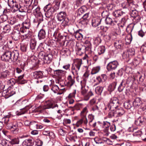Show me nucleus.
Wrapping results in <instances>:
<instances>
[{
  "instance_id": "nucleus-1",
  "label": "nucleus",
  "mask_w": 146,
  "mask_h": 146,
  "mask_svg": "<svg viewBox=\"0 0 146 146\" xmlns=\"http://www.w3.org/2000/svg\"><path fill=\"white\" fill-rule=\"evenodd\" d=\"M10 117V115H6L2 118V121L4 122L5 124L7 125V127H8V129L13 128L15 129H16L18 126L17 122L15 121L13 122L12 120Z\"/></svg>"
},
{
  "instance_id": "nucleus-2",
  "label": "nucleus",
  "mask_w": 146,
  "mask_h": 146,
  "mask_svg": "<svg viewBox=\"0 0 146 146\" xmlns=\"http://www.w3.org/2000/svg\"><path fill=\"white\" fill-rule=\"evenodd\" d=\"M87 112V107H85L83 108L81 112V118L77 121L76 123V125L77 127H79L82 123H83L84 125H87L88 121L86 117V115Z\"/></svg>"
},
{
  "instance_id": "nucleus-3",
  "label": "nucleus",
  "mask_w": 146,
  "mask_h": 146,
  "mask_svg": "<svg viewBox=\"0 0 146 146\" xmlns=\"http://www.w3.org/2000/svg\"><path fill=\"white\" fill-rule=\"evenodd\" d=\"M119 105V101L116 97L112 98L108 105V107L110 110H113L117 108Z\"/></svg>"
},
{
  "instance_id": "nucleus-4",
  "label": "nucleus",
  "mask_w": 146,
  "mask_h": 146,
  "mask_svg": "<svg viewBox=\"0 0 146 146\" xmlns=\"http://www.w3.org/2000/svg\"><path fill=\"white\" fill-rule=\"evenodd\" d=\"M8 4L10 7L13 8L14 10L23 12L21 10V6L17 2L16 0H8Z\"/></svg>"
},
{
  "instance_id": "nucleus-5",
  "label": "nucleus",
  "mask_w": 146,
  "mask_h": 146,
  "mask_svg": "<svg viewBox=\"0 0 146 146\" xmlns=\"http://www.w3.org/2000/svg\"><path fill=\"white\" fill-rule=\"evenodd\" d=\"M131 16L133 17V23L134 25L139 22L141 20V17L138 15V12L136 10L130 11Z\"/></svg>"
},
{
  "instance_id": "nucleus-6",
  "label": "nucleus",
  "mask_w": 146,
  "mask_h": 146,
  "mask_svg": "<svg viewBox=\"0 0 146 146\" xmlns=\"http://www.w3.org/2000/svg\"><path fill=\"white\" fill-rule=\"evenodd\" d=\"M44 10L45 12V15L46 18L51 19L52 15L54 12L52 9L50 8V5H46L44 8Z\"/></svg>"
},
{
  "instance_id": "nucleus-7",
  "label": "nucleus",
  "mask_w": 146,
  "mask_h": 146,
  "mask_svg": "<svg viewBox=\"0 0 146 146\" xmlns=\"http://www.w3.org/2000/svg\"><path fill=\"white\" fill-rule=\"evenodd\" d=\"M58 105L57 104L55 103L50 102L46 105L44 106H39L38 109V111L40 112H42V111L45 109H48L50 108H53L55 107H58Z\"/></svg>"
},
{
  "instance_id": "nucleus-8",
  "label": "nucleus",
  "mask_w": 146,
  "mask_h": 146,
  "mask_svg": "<svg viewBox=\"0 0 146 146\" xmlns=\"http://www.w3.org/2000/svg\"><path fill=\"white\" fill-rule=\"evenodd\" d=\"M66 16V13L64 11H61L58 13L56 16L58 20L60 22H62V24L64 26H66L67 25L66 22L64 21V19Z\"/></svg>"
},
{
  "instance_id": "nucleus-9",
  "label": "nucleus",
  "mask_w": 146,
  "mask_h": 146,
  "mask_svg": "<svg viewBox=\"0 0 146 146\" xmlns=\"http://www.w3.org/2000/svg\"><path fill=\"white\" fill-rule=\"evenodd\" d=\"M12 53L11 51L9 49L6 50L1 56V59L5 61H10Z\"/></svg>"
},
{
  "instance_id": "nucleus-10",
  "label": "nucleus",
  "mask_w": 146,
  "mask_h": 146,
  "mask_svg": "<svg viewBox=\"0 0 146 146\" xmlns=\"http://www.w3.org/2000/svg\"><path fill=\"white\" fill-rule=\"evenodd\" d=\"M119 65L118 62L114 60L110 62L107 65V69L109 71L115 70Z\"/></svg>"
},
{
  "instance_id": "nucleus-11",
  "label": "nucleus",
  "mask_w": 146,
  "mask_h": 146,
  "mask_svg": "<svg viewBox=\"0 0 146 146\" xmlns=\"http://www.w3.org/2000/svg\"><path fill=\"white\" fill-rule=\"evenodd\" d=\"M126 13L125 12L120 10H116L112 12V15L115 17V19L119 20L120 17L125 16Z\"/></svg>"
},
{
  "instance_id": "nucleus-12",
  "label": "nucleus",
  "mask_w": 146,
  "mask_h": 146,
  "mask_svg": "<svg viewBox=\"0 0 146 146\" xmlns=\"http://www.w3.org/2000/svg\"><path fill=\"white\" fill-rule=\"evenodd\" d=\"M86 80L85 79H84L81 82V93L82 95H84L85 94L87 93L88 88L87 86H86Z\"/></svg>"
},
{
  "instance_id": "nucleus-13",
  "label": "nucleus",
  "mask_w": 146,
  "mask_h": 146,
  "mask_svg": "<svg viewBox=\"0 0 146 146\" xmlns=\"http://www.w3.org/2000/svg\"><path fill=\"white\" fill-rule=\"evenodd\" d=\"M114 44V46L117 49L123 50L125 47L123 42L121 40H119L115 41Z\"/></svg>"
},
{
  "instance_id": "nucleus-14",
  "label": "nucleus",
  "mask_w": 146,
  "mask_h": 146,
  "mask_svg": "<svg viewBox=\"0 0 146 146\" xmlns=\"http://www.w3.org/2000/svg\"><path fill=\"white\" fill-rule=\"evenodd\" d=\"M11 56L10 61H11L13 62H16L19 57V52L17 50H14L11 51Z\"/></svg>"
},
{
  "instance_id": "nucleus-15",
  "label": "nucleus",
  "mask_w": 146,
  "mask_h": 146,
  "mask_svg": "<svg viewBox=\"0 0 146 146\" xmlns=\"http://www.w3.org/2000/svg\"><path fill=\"white\" fill-rule=\"evenodd\" d=\"M77 139V137L74 134H70L69 133L67 135L66 140L68 142L74 143H75L76 139Z\"/></svg>"
},
{
  "instance_id": "nucleus-16",
  "label": "nucleus",
  "mask_w": 146,
  "mask_h": 146,
  "mask_svg": "<svg viewBox=\"0 0 146 146\" xmlns=\"http://www.w3.org/2000/svg\"><path fill=\"white\" fill-rule=\"evenodd\" d=\"M146 119L143 117H139L136 119L135 121V124L137 126H141L145 124Z\"/></svg>"
},
{
  "instance_id": "nucleus-17",
  "label": "nucleus",
  "mask_w": 146,
  "mask_h": 146,
  "mask_svg": "<svg viewBox=\"0 0 146 146\" xmlns=\"http://www.w3.org/2000/svg\"><path fill=\"white\" fill-rule=\"evenodd\" d=\"M11 37L13 40L15 41L19 40L21 38V34L20 31L17 30L14 31L12 33Z\"/></svg>"
},
{
  "instance_id": "nucleus-18",
  "label": "nucleus",
  "mask_w": 146,
  "mask_h": 146,
  "mask_svg": "<svg viewBox=\"0 0 146 146\" xmlns=\"http://www.w3.org/2000/svg\"><path fill=\"white\" fill-rule=\"evenodd\" d=\"M60 3V0H55L52 6L50 5V8L52 9L54 12L56 11L59 9Z\"/></svg>"
},
{
  "instance_id": "nucleus-19",
  "label": "nucleus",
  "mask_w": 146,
  "mask_h": 146,
  "mask_svg": "<svg viewBox=\"0 0 146 146\" xmlns=\"http://www.w3.org/2000/svg\"><path fill=\"white\" fill-rule=\"evenodd\" d=\"M53 55L52 54H46L43 59L44 62L46 64H50L52 61Z\"/></svg>"
},
{
  "instance_id": "nucleus-20",
  "label": "nucleus",
  "mask_w": 146,
  "mask_h": 146,
  "mask_svg": "<svg viewBox=\"0 0 146 146\" xmlns=\"http://www.w3.org/2000/svg\"><path fill=\"white\" fill-rule=\"evenodd\" d=\"M117 117H121L125 113V111L121 107H118L115 109Z\"/></svg>"
},
{
  "instance_id": "nucleus-21",
  "label": "nucleus",
  "mask_w": 146,
  "mask_h": 146,
  "mask_svg": "<svg viewBox=\"0 0 146 146\" xmlns=\"http://www.w3.org/2000/svg\"><path fill=\"white\" fill-rule=\"evenodd\" d=\"M102 19L99 17L93 19L92 20V25L95 27L98 26L100 23Z\"/></svg>"
},
{
  "instance_id": "nucleus-22",
  "label": "nucleus",
  "mask_w": 146,
  "mask_h": 146,
  "mask_svg": "<svg viewBox=\"0 0 146 146\" xmlns=\"http://www.w3.org/2000/svg\"><path fill=\"white\" fill-rule=\"evenodd\" d=\"M68 82L66 83L67 86L70 87L75 83V80L74 78H72L71 75L68 76L67 78Z\"/></svg>"
},
{
  "instance_id": "nucleus-23",
  "label": "nucleus",
  "mask_w": 146,
  "mask_h": 146,
  "mask_svg": "<svg viewBox=\"0 0 146 146\" xmlns=\"http://www.w3.org/2000/svg\"><path fill=\"white\" fill-rule=\"evenodd\" d=\"M34 141L31 139H26L22 143L23 146H32L34 144Z\"/></svg>"
},
{
  "instance_id": "nucleus-24",
  "label": "nucleus",
  "mask_w": 146,
  "mask_h": 146,
  "mask_svg": "<svg viewBox=\"0 0 146 146\" xmlns=\"http://www.w3.org/2000/svg\"><path fill=\"white\" fill-rule=\"evenodd\" d=\"M33 77L36 79L41 78L43 77V73L41 71H36L33 72Z\"/></svg>"
},
{
  "instance_id": "nucleus-25",
  "label": "nucleus",
  "mask_w": 146,
  "mask_h": 146,
  "mask_svg": "<svg viewBox=\"0 0 146 146\" xmlns=\"http://www.w3.org/2000/svg\"><path fill=\"white\" fill-rule=\"evenodd\" d=\"M82 61L81 59H77L75 60L74 62V65L78 70L80 69L81 64H82Z\"/></svg>"
},
{
  "instance_id": "nucleus-26",
  "label": "nucleus",
  "mask_w": 146,
  "mask_h": 146,
  "mask_svg": "<svg viewBox=\"0 0 146 146\" xmlns=\"http://www.w3.org/2000/svg\"><path fill=\"white\" fill-rule=\"evenodd\" d=\"M141 101L140 99L139 98H136L132 102L133 106L135 108L139 107L141 103Z\"/></svg>"
},
{
  "instance_id": "nucleus-27",
  "label": "nucleus",
  "mask_w": 146,
  "mask_h": 146,
  "mask_svg": "<svg viewBox=\"0 0 146 146\" xmlns=\"http://www.w3.org/2000/svg\"><path fill=\"white\" fill-rule=\"evenodd\" d=\"M46 36V33L43 29H41L39 32L38 35V38L39 40L44 39Z\"/></svg>"
},
{
  "instance_id": "nucleus-28",
  "label": "nucleus",
  "mask_w": 146,
  "mask_h": 146,
  "mask_svg": "<svg viewBox=\"0 0 146 146\" xmlns=\"http://www.w3.org/2000/svg\"><path fill=\"white\" fill-rule=\"evenodd\" d=\"M31 25L29 21L26 20L22 23V27L26 29H29L31 26Z\"/></svg>"
},
{
  "instance_id": "nucleus-29",
  "label": "nucleus",
  "mask_w": 146,
  "mask_h": 146,
  "mask_svg": "<svg viewBox=\"0 0 146 146\" xmlns=\"http://www.w3.org/2000/svg\"><path fill=\"white\" fill-rule=\"evenodd\" d=\"M123 106L125 108L127 109H130L133 106L132 102L129 100L125 102Z\"/></svg>"
},
{
  "instance_id": "nucleus-30",
  "label": "nucleus",
  "mask_w": 146,
  "mask_h": 146,
  "mask_svg": "<svg viewBox=\"0 0 146 146\" xmlns=\"http://www.w3.org/2000/svg\"><path fill=\"white\" fill-rule=\"evenodd\" d=\"M76 38L77 40H80L83 38V35L79 32V30L77 31L73 34Z\"/></svg>"
},
{
  "instance_id": "nucleus-31",
  "label": "nucleus",
  "mask_w": 146,
  "mask_h": 146,
  "mask_svg": "<svg viewBox=\"0 0 146 146\" xmlns=\"http://www.w3.org/2000/svg\"><path fill=\"white\" fill-rule=\"evenodd\" d=\"M111 111L108 113V117L109 118L117 117V116L116 112L115 109L110 110Z\"/></svg>"
},
{
  "instance_id": "nucleus-32",
  "label": "nucleus",
  "mask_w": 146,
  "mask_h": 146,
  "mask_svg": "<svg viewBox=\"0 0 146 146\" xmlns=\"http://www.w3.org/2000/svg\"><path fill=\"white\" fill-rule=\"evenodd\" d=\"M9 141V143L12 145L18 144L19 143V140L18 138H14L11 139V140L9 141Z\"/></svg>"
},
{
  "instance_id": "nucleus-33",
  "label": "nucleus",
  "mask_w": 146,
  "mask_h": 146,
  "mask_svg": "<svg viewBox=\"0 0 146 146\" xmlns=\"http://www.w3.org/2000/svg\"><path fill=\"white\" fill-rule=\"evenodd\" d=\"M59 88L56 85H53L52 86L51 90L55 93H57L58 94H61L62 93H59L58 92Z\"/></svg>"
},
{
  "instance_id": "nucleus-34",
  "label": "nucleus",
  "mask_w": 146,
  "mask_h": 146,
  "mask_svg": "<svg viewBox=\"0 0 146 146\" xmlns=\"http://www.w3.org/2000/svg\"><path fill=\"white\" fill-rule=\"evenodd\" d=\"M117 85V82H114L111 84L108 87V90L111 92L113 91L115 88V87Z\"/></svg>"
},
{
  "instance_id": "nucleus-35",
  "label": "nucleus",
  "mask_w": 146,
  "mask_h": 146,
  "mask_svg": "<svg viewBox=\"0 0 146 146\" xmlns=\"http://www.w3.org/2000/svg\"><path fill=\"white\" fill-rule=\"evenodd\" d=\"M72 72L74 76H76L78 75V70L74 65H73L72 67Z\"/></svg>"
},
{
  "instance_id": "nucleus-36",
  "label": "nucleus",
  "mask_w": 146,
  "mask_h": 146,
  "mask_svg": "<svg viewBox=\"0 0 146 146\" xmlns=\"http://www.w3.org/2000/svg\"><path fill=\"white\" fill-rule=\"evenodd\" d=\"M9 75V72L6 70L0 73V77L2 78H5L8 77Z\"/></svg>"
},
{
  "instance_id": "nucleus-37",
  "label": "nucleus",
  "mask_w": 146,
  "mask_h": 146,
  "mask_svg": "<svg viewBox=\"0 0 146 146\" xmlns=\"http://www.w3.org/2000/svg\"><path fill=\"white\" fill-rule=\"evenodd\" d=\"M93 95L92 92L91 91H90L88 93L85 94L84 95H83L84 96V99L86 101H87L89 100L90 96Z\"/></svg>"
},
{
  "instance_id": "nucleus-38",
  "label": "nucleus",
  "mask_w": 146,
  "mask_h": 146,
  "mask_svg": "<svg viewBox=\"0 0 146 146\" xmlns=\"http://www.w3.org/2000/svg\"><path fill=\"white\" fill-rule=\"evenodd\" d=\"M36 44V41L34 39H31L30 43V48L32 50L35 49Z\"/></svg>"
},
{
  "instance_id": "nucleus-39",
  "label": "nucleus",
  "mask_w": 146,
  "mask_h": 146,
  "mask_svg": "<svg viewBox=\"0 0 146 146\" xmlns=\"http://www.w3.org/2000/svg\"><path fill=\"white\" fill-rule=\"evenodd\" d=\"M133 25L131 24H129L127 27L126 30L128 34H131V32L133 30Z\"/></svg>"
},
{
  "instance_id": "nucleus-40",
  "label": "nucleus",
  "mask_w": 146,
  "mask_h": 146,
  "mask_svg": "<svg viewBox=\"0 0 146 146\" xmlns=\"http://www.w3.org/2000/svg\"><path fill=\"white\" fill-rule=\"evenodd\" d=\"M54 74L56 76H61L64 75V71L60 70H54Z\"/></svg>"
},
{
  "instance_id": "nucleus-41",
  "label": "nucleus",
  "mask_w": 146,
  "mask_h": 146,
  "mask_svg": "<svg viewBox=\"0 0 146 146\" xmlns=\"http://www.w3.org/2000/svg\"><path fill=\"white\" fill-rule=\"evenodd\" d=\"M105 50L104 46H99L98 49V52L99 54L100 55L104 53Z\"/></svg>"
},
{
  "instance_id": "nucleus-42",
  "label": "nucleus",
  "mask_w": 146,
  "mask_h": 146,
  "mask_svg": "<svg viewBox=\"0 0 146 146\" xmlns=\"http://www.w3.org/2000/svg\"><path fill=\"white\" fill-rule=\"evenodd\" d=\"M132 39V36L131 34H127L125 39L126 42L128 44L130 43Z\"/></svg>"
},
{
  "instance_id": "nucleus-43",
  "label": "nucleus",
  "mask_w": 146,
  "mask_h": 146,
  "mask_svg": "<svg viewBox=\"0 0 146 146\" xmlns=\"http://www.w3.org/2000/svg\"><path fill=\"white\" fill-rule=\"evenodd\" d=\"M100 70V67L99 66H97L93 68L91 72L92 74H95L98 73Z\"/></svg>"
},
{
  "instance_id": "nucleus-44",
  "label": "nucleus",
  "mask_w": 146,
  "mask_h": 146,
  "mask_svg": "<svg viewBox=\"0 0 146 146\" xmlns=\"http://www.w3.org/2000/svg\"><path fill=\"white\" fill-rule=\"evenodd\" d=\"M105 21L107 24H109L111 25H113L114 24L112 19L110 17H107L106 18Z\"/></svg>"
},
{
  "instance_id": "nucleus-45",
  "label": "nucleus",
  "mask_w": 146,
  "mask_h": 146,
  "mask_svg": "<svg viewBox=\"0 0 146 146\" xmlns=\"http://www.w3.org/2000/svg\"><path fill=\"white\" fill-rule=\"evenodd\" d=\"M103 90V87L102 86H98L95 89V92L98 94H101Z\"/></svg>"
},
{
  "instance_id": "nucleus-46",
  "label": "nucleus",
  "mask_w": 146,
  "mask_h": 146,
  "mask_svg": "<svg viewBox=\"0 0 146 146\" xmlns=\"http://www.w3.org/2000/svg\"><path fill=\"white\" fill-rule=\"evenodd\" d=\"M3 29L5 32L9 33L11 30V27L9 25H7L4 27Z\"/></svg>"
},
{
  "instance_id": "nucleus-47",
  "label": "nucleus",
  "mask_w": 146,
  "mask_h": 146,
  "mask_svg": "<svg viewBox=\"0 0 146 146\" xmlns=\"http://www.w3.org/2000/svg\"><path fill=\"white\" fill-rule=\"evenodd\" d=\"M24 124L27 126H30V127H33V125H35V122H31L28 120H26L25 121Z\"/></svg>"
},
{
  "instance_id": "nucleus-48",
  "label": "nucleus",
  "mask_w": 146,
  "mask_h": 146,
  "mask_svg": "<svg viewBox=\"0 0 146 146\" xmlns=\"http://www.w3.org/2000/svg\"><path fill=\"white\" fill-rule=\"evenodd\" d=\"M45 52L43 51H41L38 54V57L39 59H43L46 56Z\"/></svg>"
},
{
  "instance_id": "nucleus-49",
  "label": "nucleus",
  "mask_w": 146,
  "mask_h": 146,
  "mask_svg": "<svg viewBox=\"0 0 146 146\" xmlns=\"http://www.w3.org/2000/svg\"><path fill=\"white\" fill-rule=\"evenodd\" d=\"M102 127L104 128H109L110 126V123L107 121H104L103 122Z\"/></svg>"
},
{
  "instance_id": "nucleus-50",
  "label": "nucleus",
  "mask_w": 146,
  "mask_h": 146,
  "mask_svg": "<svg viewBox=\"0 0 146 146\" xmlns=\"http://www.w3.org/2000/svg\"><path fill=\"white\" fill-rule=\"evenodd\" d=\"M124 82V81L123 80L122 82H121L120 84L119 85V86L118 87V90L119 92H122L124 88L125 87V85H123V83Z\"/></svg>"
},
{
  "instance_id": "nucleus-51",
  "label": "nucleus",
  "mask_w": 146,
  "mask_h": 146,
  "mask_svg": "<svg viewBox=\"0 0 146 146\" xmlns=\"http://www.w3.org/2000/svg\"><path fill=\"white\" fill-rule=\"evenodd\" d=\"M27 111V110L24 108L21 109L20 111H17V115H20L25 113Z\"/></svg>"
},
{
  "instance_id": "nucleus-52",
  "label": "nucleus",
  "mask_w": 146,
  "mask_h": 146,
  "mask_svg": "<svg viewBox=\"0 0 146 146\" xmlns=\"http://www.w3.org/2000/svg\"><path fill=\"white\" fill-rule=\"evenodd\" d=\"M27 111V110L24 108L21 109L20 111H17V115H20L25 113Z\"/></svg>"
},
{
  "instance_id": "nucleus-53",
  "label": "nucleus",
  "mask_w": 146,
  "mask_h": 146,
  "mask_svg": "<svg viewBox=\"0 0 146 146\" xmlns=\"http://www.w3.org/2000/svg\"><path fill=\"white\" fill-rule=\"evenodd\" d=\"M129 7L130 9V11L132 10H136L135 9L136 6L133 3H131L129 4Z\"/></svg>"
},
{
  "instance_id": "nucleus-54",
  "label": "nucleus",
  "mask_w": 146,
  "mask_h": 146,
  "mask_svg": "<svg viewBox=\"0 0 146 146\" xmlns=\"http://www.w3.org/2000/svg\"><path fill=\"white\" fill-rule=\"evenodd\" d=\"M88 118L89 120V124H90L92 122L93 120L94 119V116L92 114H89L88 115Z\"/></svg>"
},
{
  "instance_id": "nucleus-55",
  "label": "nucleus",
  "mask_w": 146,
  "mask_h": 146,
  "mask_svg": "<svg viewBox=\"0 0 146 146\" xmlns=\"http://www.w3.org/2000/svg\"><path fill=\"white\" fill-rule=\"evenodd\" d=\"M89 15V13H87L84 15L82 19V21H88Z\"/></svg>"
},
{
  "instance_id": "nucleus-56",
  "label": "nucleus",
  "mask_w": 146,
  "mask_h": 146,
  "mask_svg": "<svg viewBox=\"0 0 146 146\" xmlns=\"http://www.w3.org/2000/svg\"><path fill=\"white\" fill-rule=\"evenodd\" d=\"M129 55L128 52L126 51L123 54L122 57L123 59H128L129 56Z\"/></svg>"
},
{
  "instance_id": "nucleus-57",
  "label": "nucleus",
  "mask_w": 146,
  "mask_h": 146,
  "mask_svg": "<svg viewBox=\"0 0 146 146\" xmlns=\"http://www.w3.org/2000/svg\"><path fill=\"white\" fill-rule=\"evenodd\" d=\"M127 52H128L130 55H133L135 54V50L133 48H129Z\"/></svg>"
},
{
  "instance_id": "nucleus-58",
  "label": "nucleus",
  "mask_w": 146,
  "mask_h": 146,
  "mask_svg": "<svg viewBox=\"0 0 146 146\" xmlns=\"http://www.w3.org/2000/svg\"><path fill=\"white\" fill-rule=\"evenodd\" d=\"M0 18L2 21H5L7 19V15L4 14L0 16Z\"/></svg>"
},
{
  "instance_id": "nucleus-59",
  "label": "nucleus",
  "mask_w": 146,
  "mask_h": 146,
  "mask_svg": "<svg viewBox=\"0 0 146 146\" xmlns=\"http://www.w3.org/2000/svg\"><path fill=\"white\" fill-rule=\"evenodd\" d=\"M36 144L38 146H42L43 144L42 141L39 139H37L35 141Z\"/></svg>"
},
{
  "instance_id": "nucleus-60",
  "label": "nucleus",
  "mask_w": 146,
  "mask_h": 146,
  "mask_svg": "<svg viewBox=\"0 0 146 146\" xmlns=\"http://www.w3.org/2000/svg\"><path fill=\"white\" fill-rule=\"evenodd\" d=\"M102 15L103 18H106L108 16V13L106 11H103L102 13Z\"/></svg>"
},
{
  "instance_id": "nucleus-61",
  "label": "nucleus",
  "mask_w": 146,
  "mask_h": 146,
  "mask_svg": "<svg viewBox=\"0 0 146 146\" xmlns=\"http://www.w3.org/2000/svg\"><path fill=\"white\" fill-rule=\"evenodd\" d=\"M101 0H89V2L90 3H94L95 4H99L100 3V1Z\"/></svg>"
},
{
  "instance_id": "nucleus-62",
  "label": "nucleus",
  "mask_w": 146,
  "mask_h": 146,
  "mask_svg": "<svg viewBox=\"0 0 146 146\" xmlns=\"http://www.w3.org/2000/svg\"><path fill=\"white\" fill-rule=\"evenodd\" d=\"M16 82V81L15 79H11L9 80L8 81V83L11 84V85H13L15 84Z\"/></svg>"
},
{
  "instance_id": "nucleus-63",
  "label": "nucleus",
  "mask_w": 146,
  "mask_h": 146,
  "mask_svg": "<svg viewBox=\"0 0 146 146\" xmlns=\"http://www.w3.org/2000/svg\"><path fill=\"white\" fill-rule=\"evenodd\" d=\"M141 50L143 52H146V44L143 45L141 48Z\"/></svg>"
},
{
  "instance_id": "nucleus-64",
  "label": "nucleus",
  "mask_w": 146,
  "mask_h": 146,
  "mask_svg": "<svg viewBox=\"0 0 146 146\" xmlns=\"http://www.w3.org/2000/svg\"><path fill=\"white\" fill-rule=\"evenodd\" d=\"M40 8L39 7H38L37 8L35 11H34L33 12V14L35 15H37L38 13H39L40 12Z\"/></svg>"
}]
</instances>
